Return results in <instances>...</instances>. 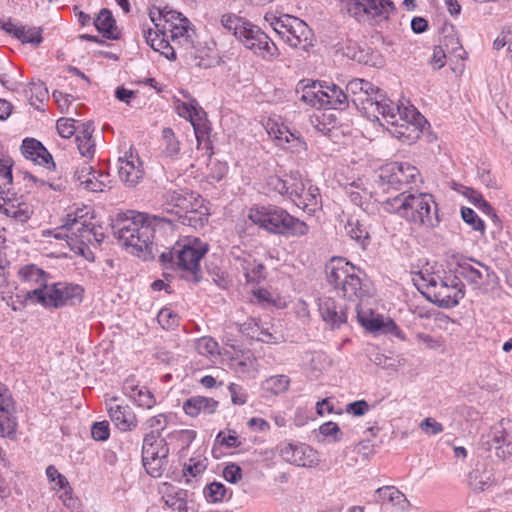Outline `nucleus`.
<instances>
[{
	"label": "nucleus",
	"mask_w": 512,
	"mask_h": 512,
	"mask_svg": "<svg viewBox=\"0 0 512 512\" xmlns=\"http://www.w3.org/2000/svg\"><path fill=\"white\" fill-rule=\"evenodd\" d=\"M249 219L269 233L284 237H302L308 234L306 222L289 214L285 209L274 206H256L250 209Z\"/></svg>",
	"instance_id": "20e7f679"
},
{
	"label": "nucleus",
	"mask_w": 512,
	"mask_h": 512,
	"mask_svg": "<svg viewBox=\"0 0 512 512\" xmlns=\"http://www.w3.org/2000/svg\"><path fill=\"white\" fill-rule=\"evenodd\" d=\"M162 137L165 141V154L169 157H175L180 152V143L176 139L175 134L171 128H164L162 131Z\"/></svg>",
	"instance_id": "3c124183"
},
{
	"label": "nucleus",
	"mask_w": 512,
	"mask_h": 512,
	"mask_svg": "<svg viewBox=\"0 0 512 512\" xmlns=\"http://www.w3.org/2000/svg\"><path fill=\"white\" fill-rule=\"evenodd\" d=\"M238 268L242 270L246 281L249 283H259L265 279V266L258 262L252 255L242 253L235 258Z\"/></svg>",
	"instance_id": "5701e85b"
},
{
	"label": "nucleus",
	"mask_w": 512,
	"mask_h": 512,
	"mask_svg": "<svg viewBox=\"0 0 512 512\" xmlns=\"http://www.w3.org/2000/svg\"><path fill=\"white\" fill-rule=\"evenodd\" d=\"M291 172L289 175H286L285 178H281L278 175H270L265 180L264 190L269 195H281L288 198L290 183L293 182Z\"/></svg>",
	"instance_id": "f704fd0d"
},
{
	"label": "nucleus",
	"mask_w": 512,
	"mask_h": 512,
	"mask_svg": "<svg viewBox=\"0 0 512 512\" xmlns=\"http://www.w3.org/2000/svg\"><path fill=\"white\" fill-rule=\"evenodd\" d=\"M265 19L271 21V26L273 27L274 31L281 37V39H284L287 32L289 31V25H292L290 21L286 20L296 19V17L290 16L288 14L282 15L280 17L267 14Z\"/></svg>",
	"instance_id": "c03bdc74"
},
{
	"label": "nucleus",
	"mask_w": 512,
	"mask_h": 512,
	"mask_svg": "<svg viewBox=\"0 0 512 512\" xmlns=\"http://www.w3.org/2000/svg\"><path fill=\"white\" fill-rule=\"evenodd\" d=\"M68 231H71L72 235H74L77 238H80V242H90L91 241V235H94L96 237V234L94 233V228L91 227L89 224H86L84 221H79L76 217L72 219L71 223L63 224L62 226Z\"/></svg>",
	"instance_id": "4c0bfd02"
},
{
	"label": "nucleus",
	"mask_w": 512,
	"mask_h": 512,
	"mask_svg": "<svg viewBox=\"0 0 512 512\" xmlns=\"http://www.w3.org/2000/svg\"><path fill=\"white\" fill-rule=\"evenodd\" d=\"M207 467V460L206 458L198 457H192L189 459L188 463L184 464L183 467V475L188 477H197L198 475L202 474ZM187 482H189V479H187Z\"/></svg>",
	"instance_id": "37998d69"
},
{
	"label": "nucleus",
	"mask_w": 512,
	"mask_h": 512,
	"mask_svg": "<svg viewBox=\"0 0 512 512\" xmlns=\"http://www.w3.org/2000/svg\"><path fill=\"white\" fill-rule=\"evenodd\" d=\"M289 21L292 25H289V31L283 40L293 48L308 51L309 48L313 46L312 30L304 21L297 17L296 19H291Z\"/></svg>",
	"instance_id": "a211bd4d"
},
{
	"label": "nucleus",
	"mask_w": 512,
	"mask_h": 512,
	"mask_svg": "<svg viewBox=\"0 0 512 512\" xmlns=\"http://www.w3.org/2000/svg\"><path fill=\"white\" fill-rule=\"evenodd\" d=\"M169 455V447L165 439L154 431L146 434L142 445V459L153 457L167 458Z\"/></svg>",
	"instance_id": "bb28decb"
},
{
	"label": "nucleus",
	"mask_w": 512,
	"mask_h": 512,
	"mask_svg": "<svg viewBox=\"0 0 512 512\" xmlns=\"http://www.w3.org/2000/svg\"><path fill=\"white\" fill-rule=\"evenodd\" d=\"M278 450L280 457L292 465L314 467L318 463L316 451L306 444L281 443Z\"/></svg>",
	"instance_id": "4468645a"
},
{
	"label": "nucleus",
	"mask_w": 512,
	"mask_h": 512,
	"mask_svg": "<svg viewBox=\"0 0 512 512\" xmlns=\"http://www.w3.org/2000/svg\"><path fill=\"white\" fill-rule=\"evenodd\" d=\"M455 273L457 277H462L474 288H479L484 283V279L489 280L490 275L494 274L490 267L472 258L460 260Z\"/></svg>",
	"instance_id": "2eb2a0df"
},
{
	"label": "nucleus",
	"mask_w": 512,
	"mask_h": 512,
	"mask_svg": "<svg viewBox=\"0 0 512 512\" xmlns=\"http://www.w3.org/2000/svg\"><path fill=\"white\" fill-rule=\"evenodd\" d=\"M209 210L202 204L200 198L195 199L183 215L177 219L181 224L190 226L194 229H201L208 222Z\"/></svg>",
	"instance_id": "b1692460"
},
{
	"label": "nucleus",
	"mask_w": 512,
	"mask_h": 512,
	"mask_svg": "<svg viewBox=\"0 0 512 512\" xmlns=\"http://www.w3.org/2000/svg\"><path fill=\"white\" fill-rule=\"evenodd\" d=\"M419 427L427 435H438L444 430L443 425L432 417L423 419Z\"/></svg>",
	"instance_id": "338daca9"
},
{
	"label": "nucleus",
	"mask_w": 512,
	"mask_h": 512,
	"mask_svg": "<svg viewBox=\"0 0 512 512\" xmlns=\"http://www.w3.org/2000/svg\"><path fill=\"white\" fill-rule=\"evenodd\" d=\"M422 286L425 287V291H421L422 294L430 302L444 308L455 307L465 294L464 285L457 276L448 281L438 275H428L427 283Z\"/></svg>",
	"instance_id": "0eeeda50"
},
{
	"label": "nucleus",
	"mask_w": 512,
	"mask_h": 512,
	"mask_svg": "<svg viewBox=\"0 0 512 512\" xmlns=\"http://www.w3.org/2000/svg\"><path fill=\"white\" fill-rule=\"evenodd\" d=\"M180 15L181 14L176 11H166V9L162 10L156 6H153L149 10V18L151 22L154 23L157 29H160L161 24L159 23V21H161L162 19H164L166 23H169L172 19L179 18Z\"/></svg>",
	"instance_id": "09e8293b"
},
{
	"label": "nucleus",
	"mask_w": 512,
	"mask_h": 512,
	"mask_svg": "<svg viewBox=\"0 0 512 512\" xmlns=\"http://www.w3.org/2000/svg\"><path fill=\"white\" fill-rule=\"evenodd\" d=\"M346 233L362 247H365L370 239L368 225L365 219L351 216L345 225Z\"/></svg>",
	"instance_id": "473e14b6"
},
{
	"label": "nucleus",
	"mask_w": 512,
	"mask_h": 512,
	"mask_svg": "<svg viewBox=\"0 0 512 512\" xmlns=\"http://www.w3.org/2000/svg\"><path fill=\"white\" fill-rule=\"evenodd\" d=\"M21 152L25 158L30 159L39 165L51 164L55 167L52 155L42 145V143L34 138H26L21 145Z\"/></svg>",
	"instance_id": "a878e982"
},
{
	"label": "nucleus",
	"mask_w": 512,
	"mask_h": 512,
	"mask_svg": "<svg viewBox=\"0 0 512 512\" xmlns=\"http://www.w3.org/2000/svg\"><path fill=\"white\" fill-rule=\"evenodd\" d=\"M23 29L22 36L20 38H16L21 41L23 44H31L33 46H38L43 38H42V29L38 27H31L26 29L25 26H21Z\"/></svg>",
	"instance_id": "4d7b16f0"
},
{
	"label": "nucleus",
	"mask_w": 512,
	"mask_h": 512,
	"mask_svg": "<svg viewBox=\"0 0 512 512\" xmlns=\"http://www.w3.org/2000/svg\"><path fill=\"white\" fill-rule=\"evenodd\" d=\"M380 4H377V8L379 9L378 15H373V24H380L381 22H386L389 18V12L395 11V5L391 0H380Z\"/></svg>",
	"instance_id": "e2e57ef3"
},
{
	"label": "nucleus",
	"mask_w": 512,
	"mask_h": 512,
	"mask_svg": "<svg viewBox=\"0 0 512 512\" xmlns=\"http://www.w3.org/2000/svg\"><path fill=\"white\" fill-rule=\"evenodd\" d=\"M346 194L348 195L350 201L359 207H362L368 198V192L365 189H361L355 183L350 184V186L346 189Z\"/></svg>",
	"instance_id": "052dcab7"
},
{
	"label": "nucleus",
	"mask_w": 512,
	"mask_h": 512,
	"mask_svg": "<svg viewBox=\"0 0 512 512\" xmlns=\"http://www.w3.org/2000/svg\"><path fill=\"white\" fill-rule=\"evenodd\" d=\"M97 30L107 39L117 40L120 32L116 26L115 19L108 9H102L94 20Z\"/></svg>",
	"instance_id": "72a5a7b5"
},
{
	"label": "nucleus",
	"mask_w": 512,
	"mask_h": 512,
	"mask_svg": "<svg viewBox=\"0 0 512 512\" xmlns=\"http://www.w3.org/2000/svg\"><path fill=\"white\" fill-rule=\"evenodd\" d=\"M22 282L35 285L45 291L48 288L49 275L35 264L25 265L18 271Z\"/></svg>",
	"instance_id": "2f4dec72"
},
{
	"label": "nucleus",
	"mask_w": 512,
	"mask_h": 512,
	"mask_svg": "<svg viewBox=\"0 0 512 512\" xmlns=\"http://www.w3.org/2000/svg\"><path fill=\"white\" fill-rule=\"evenodd\" d=\"M439 44L447 54H452L455 57L463 58V55L466 54L453 28L443 31Z\"/></svg>",
	"instance_id": "e433bc0d"
},
{
	"label": "nucleus",
	"mask_w": 512,
	"mask_h": 512,
	"mask_svg": "<svg viewBox=\"0 0 512 512\" xmlns=\"http://www.w3.org/2000/svg\"><path fill=\"white\" fill-rule=\"evenodd\" d=\"M187 24L188 20L186 18H181L179 25H173L171 23L169 24V27H167V31L170 32L169 37L171 40L178 44L184 51L188 50V48L193 44L190 36L188 35Z\"/></svg>",
	"instance_id": "c9c22d12"
},
{
	"label": "nucleus",
	"mask_w": 512,
	"mask_h": 512,
	"mask_svg": "<svg viewBox=\"0 0 512 512\" xmlns=\"http://www.w3.org/2000/svg\"><path fill=\"white\" fill-rule=\"evenodd\" d=\"M321 108L345 110L349 106L348 95L335 84L326 86V90L321 92Z\"/></svg>",
	"instance_id": "cd10ccee"
},
{
	"label": "nucleus",
	"mask_w": 512,
	"mask_h": 512,
	"mask_svg": "<svg viewBox=\"0 0 512 512\" xmlns=\"http://www.w3.org/2000/svg\"><path fill=\"white\" fill-rule=\"evenodd\" d=\"M221 23L225 29L232 31L237 39L239 37V32L242 31V27H246L248 24L247 21H244L235 14H224L221 17Z\"/></svg>",
	"instance_id": "603ef678"
},
{
	"label": "nucleus",
	"mask_w": 512,
	"mask_h": 512,
	"mask_svg": "<svg viewBox=\"0 0 512 512\" xmlns=\"http://www.w3.org/2000/svg\"><path fill=\"white\" fill-rule=\"evenodd\" d=\"M112 229L114 236L131 254L144 261L155 258L158 248L152 241L155 230L148 215L133 210L118 214Z\"/></svg>",
	"instance_id": "f257e3e1"
},
{
	"label": "nucleus",
	"mask_w": 512,
	"mask_h": 512,
	"mask_svg": "<svg viewBox=\"0 0 512 512\" xmlns=\"http://www.w3.org/2000/svg\"><path fill=\"white\" fill-rule=\"evenodd\" d=\"M395 122H390V116H382L388 125H390L391 133L399 140L405 143H412L420 137L421 130L419 128L423 117L415 109L404 108L401 110L397 105V110L393 111Z\"/></svg>",
	"instance_id": "1a4fd4ad"
},
{
	"label": "nucleus",
	"mask_w": 512,
	"mask_h": 512,
	"mask_svg": "<svg viewBox=\"0 0 512 512\" xmlns=\"http://www.w3.org/2000/svg\"><path fill=\"white\" fill-rule=\"evenodd\" d=\"M238 40L241 41L246 48L252 50L255 55L266 61H273L279 56L277 46L270 40L267 34L250 22H248L246 27H242V31L239 32Z\"/></svg>",
	"instance_id": "9d476101"
},
{
	"label": "nucleus",
	"mask_w": 512,
	"mask_h": 512,
	"mask_svg": "<svg viewBox=\"0 0 512 512\" xmlns=\"http://www.w3.org/2000/svg\"><path fill=\"white\" fill-rule=\"evenodd\" d=\"M14 403L8 390L0 382V436L8 437L16 431V420L13 417Z\"/></svg>",
	"instance_id": "6ab92c4d"
},
{
	"label": "nucleus",
	"mask_w": 512,
	"mask_h": 512,
	"mask_svg": "<svg viewBox=\"0 0 512 512\" xmlns=\"http://www.w3.org/2000/svg\"><path fill=\"white\" fill-rule=\"evenodd\" d=\"M183 57L189 62L199 68H209L212 65V59L208 56L206 50L196 49L192 44L188 50L183 52Z\"/></svg>",
	"instance_id": "ea45409f"
},
{
	"label": "nucleus",
	"mask_w": 512,
	"mask_h": 512,
	"mask_svg": "<svg viewBox=\"0 0 512 512\" xmlns=\"http://www.w3.org/2000/svg\"><path fill=\"white\" fill-rule=\"evenodd\" d=\"M379 180L383 186L403 191L406 186L416 184L420 180V173L409 163L394 162L380 169Z\"/></svg>",
	"instance_id": "f8f14e48"
},
{
	"label": "nucleus",
	"mask_w": 512,
	"mask_h": 512,
	"mask_svg": "<svg viewBox=\"0 0 512 512\" xmlns=\"http://www.w3.org/2000/svg\"><path fill=\"white\" fill-rule=\"evenodd\" d=\"M255 339L268 344H277L283 340V336L273 329L259 325V330Z\"/></svg>",
	"instance_id": "bf43d9fd"
},
{
	"label": "nucleus",
	"mask_w": 512,
	"mask_h": 512,
	"mask_svg": "<svg viewBox=\"0 0 512 512\" xmlns=\"http://www.w3.org/2000/svg\"><path fill=\"white\" fill-rule=\"evenodd\" d=\"M208 249V244L201 239L186 238L161 252L159 260L164 268H172L182 279L197 284L202 279L200 261Z\"/></svg>",
	"instance_id": "f03ea898"
},
{
	"label": "nucleus",
	"mask_w": 512,
	"mask_h": 512,
	"mask_svg": "<svg viewBox=\"0 0 512 512\" xmlns=\"http://www.w3.org/2000/svg\"><path fill=\"white\" fill-rule=\"evenodd\" d=\"M380 3V0H342L341 10L347 12L358 21L367 18L373 24V15L380 13V8H377V4Z\"/></svg>",
	"instance_id": "aec40b11"
},
{
	"label": "nucleus",
	"mask_w": 512,
	"mask_h": 512,
	"mask_svg": "<svg viewBox=\"0 0 512 512\" xmlns=\"http://www.w3.org/2000/svg\"><path fill=\"white\" fill-rule=\"evenodd\" d=\"M288 199L308 213L315 212L321 202L319 188L310 180L302 179L298 172L292 174Z\"/></svg>",
	"instance_id": "9b49d317"
},
{
	"label": "nucleus",
	"mask_w": 512,
	"mask_h": 512,
	"mask_svg": "<svg viewBox=\"0 0 512 512\" xmlns=\"http://www.w3.org/2000/svg\"><path fill=\"white\" fill-rule=\"evenodd\" d=\"M92 438L96 441H105L110 436L109 423L107 421H100L93 423L91 427Z\"/></svg>",
	"instance_id": "0e129e2a"
},
{
	"label": "nucleus",
	"mask_w": 512,
	"mask_h": 512,
	"mask_svg": "<svg viewBox=\"0 0 512 512\" xmlns=\"http://www.w3.org/2000/svg\"><path fill=\"white\" fill-rule=\"evenodd\" d=\"M461 217L465 223L472 227L473 230L484 233L485 224L473 209L468 207H462Z\"/></svg>",
	"instance_id": "5fc2aeb1"
},
{
	"label": "nucleus",
	"mask_w": 512,
	"mask_h": 512,
	"mask_svg": "<svg viewBox=\"0 0 512 512\" xmlns=\"http://www.w3.org/2000/svg\"><path fill=\"white\" fill-rule=\"evenodd\" d=\"M94 124L91 121L81 123V130L76 135V144L81 156L92 159L95 154V141L92 134Z\"/></svg>",
	"instance_id": "7c9ffc66"
},
{
	"label": "nucleus",
	"mask_w": 512,
	"mask_h": 512,
	"mask_svg": "<svg viewBox=\"0 0 512 512\" xmlns=\"http://www.w3.org/2000/svg\"><path fill=\"white\" fill-rule=\"evenodd\" d=\"M81 188L90 192H102L106 188V183L97 180V170L92 166V173L84 180V184Z\"/></svg>",
	"instance_id": "69168bd1"
},
{
	"label": "nucleus",
	"mask_w": 512,
	"mask_h": 512,
	"mask_svg": "<svg viewBox=\"0 0 512 512\" xmlns=\"http://www.w3.org/2000/svg\"><path fill=\"white\" fill-rule=\"evenodd\" d=\"M84 289L78 284L68 282H57L48 285L43 291L40 288H33L27 291V299L36 298L38 303L45 307L62 308L64 306H76L83 300Z\"/></svg>",
	"instance_id": "423d86ee"
},
{
	"label": "nucleus",
	"mask_w": 512,
	"mask_h": 512,
	"mask_svg": "<svg viewBox=\"0 0 512 512\" xmlns=\"http://www.w3.org/2000/svg\"><path fill=\"white\" fill-rule=\"evenodd\" d=\"M290 379L286 375H275L267 378L262 383V388L274 395L281 394L288 390Z\"/></svg>",
	"instance_id": "79ce46f5"
},
{
	"label": "nucleus",
	"mask_w": 512,
	"mask_h": 512,
	"mask_svg": "<svg viewBox=\"0 0 512 512\" xmlns=\"http://www.w3.org/2000/svg\"><path fill=\"white\" fill-rule=\"evenodd\" d=\"M196 437V432L193 430H179L174 431L168 435V438L172 441H177L181 448L188 447Z\"/></svg>",
	"instance_id": "680f3d73"
},
{
	"label": "nucleus",
	"mask_w": 512,
	"mask_h": 512,
	"mask_svg": "<svg viewBox=\"0 0 512 512\" xmlns=\"http://www.w3.org/2000/svg\"><path fill=\"white\" fill-rule=\"evenodd\" d=\"M268 134L274 138L278 143V145H283L284 143H289L291 139H295V135L288 130L286 126H278L277 124H273L267 128Z\"/></svg>",
	"instance_id": "864d4df0"
},
{
	"label": "nucleus",
	"mask_w": 512,
	"mask_h": 512,
	"mask_svg": "<svg viewBox=\"0 0 512 512\" xmlns=\"http://www.w3.org/2000/svg\"><path fill=\"white\" fill-rule=\"evenodd\" d=\"M217 408L218 401L204 396H192L183 403L184 412L191 417H197L200 413L213 414Z\"/></svg>",
	"instance_id": "c85d7f7f"
},
{
	"label": "nucleus",
	"mask_w": 512,
	"mask_h": 512,
	"mask_svg": "<svg viewBox=\"0 0 512 512\" xmlns=\"http://www.w3.org/2000/svg\"><path fill=\"white\" fill-rule=\"evenodd\" d=\"M116 400L117 397L111 398L108 407V413L111 421L121 431L133 430L137 426V418L134 411L128 405H112V402H115Z\"/></svg>",
	"instance_id": "4be33fe9"
},
{
	"label": "nucleus",
	"mask_w": 512,
	"mask_h": 512,
	"mask_svg": "<svg viewBox=\"0 0 512 512\" xmlns=\"http://www.w3.org/2000/svg\"><path fill=\"white\" fill-rule=\"evenodd\" d=\"M142 462L146 472L150 476L158 478L162 476L165 470V467L167 465V458L153 457L149 459H142Z\"/></svg>",
	"instance_id": "de8ad7c7"
},
{
	"label": "nucleus",
	"mask_w": 512,
	"mask_h": 512,
	"mask_svg": "<svg viewBox=\"0 0 512 512\" xmlns=\"http://www.w3.org/2000/svg\"><path fill=\"white\" fill-rule=\"evenodd\" d=\"M167 27L163 26L158 31L153 30L151 27L143 26V35L146 43L155 51L161 52L167 59L175 60V48L170 45L169 41L165 38L167 36Z\"/></svg>",
	"instance_id": "412c9836"
},
{
	"label": "nucleus",
	"mask_w": 512,
	"mask_h": 512,
	"mask_svg": "<svg viewBox=\"0 0 512 512\" xmlns=\"http://www.w3.org/2000/svg\"><path fill=\"white\" fill-rule=\"evenodd\" d=\"M120 166L118 168L119 178L129 187L136 186L143 178V163L132 150L125 153V156L119 158Z\"/></svg>",
	"instance_id": "dca6fc26"
},
{
	"label": "nucleus",
	"mask_w": 512,
	"mask_h": 512,
	"mask_svg": "<svg viewBox=\"0 0 512 512\" xmlns=\"http://www.w3.org/2000/svg\"><path fill=\"white\" fill-rule=\"evenodd\" d=\"M197 198H200V196H195L194 193L187 190H168L164 194L163 207L167 213L174 215L177 220Z\"/></svg>",
	"instance_id": "f3484780"
},
{
	"label": "nucleus",
	"mask_w": 512,
	"mask_h": 512,
	"mask_svg": "<svg viewBox=\"0 0 512 512\" xmlns=\"http://www.w3.org/2000/svg\"><path fill=\"white\" fill-rule=\"evenodd\" d=\"M138 406L150 409L152 408L156 400L151 391H149L145 386H141V389L138 390L137 393L131 398Z\"/></svg>",
	"instance_id": "13d9d810"
},
{
	"label": "nucleus",
	"mask_w": 512,
	"mask_h": 512,
	"mask_svg": "<svg viewBox=\"0 0 512 512\" xmlns=\"http://www.w3.org/2000/svg\"><path fill=\"white\" fill-rule=\"evenodd\" d=\"M376 493L382 501H387L394 505L406 501L405 495L394 486L380 487L376 490Z\"/></svg>",
	"instance_id": "a18cd8bd"
},
{
	"label": "nucleus",
	"mask_w": 512,
	"mask_h": 512,
	"mask_svg": "<svg viewBox=\"0 0 512 512\" xmlns=\"http://www.w3.org/2000/svg\"><path fill=\"white\" fill-rule=\"evenodd\" d=\"M319 312L322 319L332 328L339 327L347 321L346 308L338 305L332 298H326L319 303Z\"/></svg>",
	"instance_id": "393cba45"
},
{
	"label": "nucleus",
	"mask_w": 512,
	"mask_h": 512,
	"mask_svg": "<svg viewBox=\"0 0 512 512\" xmlns=\"http://www.w3.org/2000/svg\"><path fill=\"white\" fill-rule=\"evenodd\" d=\"M0 213L16 223H26L33 214V208L23 195L12 192L6 184L0 185Z\"/></svg>",
	"instance_id": "ddd939ff"
},
{
	"label": "nucleus",
	"mask_w": 512,
	"mask_h": 512,
	"mask_svg": "<svg viewBox=\"0 0 512 512\" xmlns=\"http://www.w3.org/2000/svg\"><path fill=\"white\" fill-rule=\"evenodd\" d=\"M382 205L385 211L396 213L407 221L426 228H434L440 222L437 205L433 196L428 193L403 190L384 200Z\"/></svg>",
	"instance_id": "7ed1b4c3"
},
{
	"label": "nucleus",
	"mask_w": 512,
	"mask_h": 512,
	"mask_svg": "<svg viewBox=\"0 0 512 512\" xmlns=\"http://www.w3.org/2000/svg\"><path fill=\"white\" fill-rule=\"evenodd\" d=\"M196 351L203 356L213 357L219 354L218 343L211 337H202L196 341Z\"/></svg>",
	"instance_id": "49530a36"
},
{
	"label": "nucleus",
	"mask_w": 512,
	"mask_h": 512,
	"mask_svg": "<svg viewBox=\"0 0 512 512\" xmlns=\"http://www.w3.org/2000/svg\"><path fill=\"white\" fill-rule=\"evenodd\" d=\"M359 273L358 268L342 257H333L326 265L328 282L350 301L361 299L366 292Z\"/></svg>",
	"instance_id": "39448f33"
},
{
	"label": "nucleus",
	"mask_w": 512,
	"mask_h": 512,
	"mask_svg": "<svg viewBox=\"0 0 512 512\" xmlns=\"http://www.w3.org/2000/svg\"><path fill=\"white\" fill-rule=\"evenodd\" d=\"M357 317L360 324L371 332L384 330L394 334L401 340H405L404 333L392 320H390L387 324H384L382 319H379L378 317H374L372 315H368L359 310L357 311Z\"/></svg>",
	"instance_id": "c756f323"
},
{
	"label": "nucleus",
	"mask_w": 512,
	"mask_h": 512,
	"mask_svg": "<svg viewBox=\"0 0 512 512\" xmlns=\"http://www.w3.org/2000/svg\"><path fill=\"white\" fill-rule=\"evenodd\" d=\"M352 103L370 119H379V115L390 116L389 121L395 122L393 111L397 110V105L371 82L369 88L365 87L358 95L353 96Z\"/></svg>",
	"instance_id": "6e6552de"
},
{
	"label": "nucleus",
	"mask_w": 512,
	"mask_h": 512,
	"mask_svg": "<svg viewBox=\"0 0 512 512\" xmlns=\"http://www.w3.org/2000/svg\"><path fill=\"white\" fill-rule=\"evenodd\" d=\"M226 492V487L220 482H212L203 490L205 498L211 503L221 502L224 499Z\"/></svg>",
	"instance_id": "8fccbe9b"
},
{
	"label": "nucleus",
	"mask_w": 512,
	"mask_h": 512,
	"mask_svg": "<svg viewBox=\"0 0 512 512\" xmlns=\"http://www.w3.org/2000/svg\"><path fill=\"white\" fill-rule=\"evenodd\" d=\"M76 123L77 122L71 118H60L57 120L56 128L61 137L70 138L76 131L79 132V130H81V125L77 127Z\"/></svg>",
	"instance_id": "6e6d98bb"
},
{
	"label": "nucleus",
	"mask_w": 512,
	"mask_h": 512,
	"mask_svg": "<svg viewBox=\"0 0 512 512\" xmlns=\"http://www.w3.org/2000/svg\"><path fill=\"white\" fill-rule=\"evenodd\" d=\"M302 87V95L300 99L309 104L312 107L321 108L320 106V99H321V92H323L322 88L323 86H319V89L316 91V82H311L310 84H304V81H301L298 84L297 92L299 91V87Z\"/></svg>",
	"instance_id": "a19ab883"
},
{
	"label": "nucleus",
	"mask_w": 512,
	"mask_h": 512,
	"mask_svg": "<svg viewBox=\"0 0 512 512\" xmlns=\"http://www.w3.org/2000/svg\"><path fill=\"white\" fill-rule=\"evenodd\" d=\"M319 431L323 436L332 437L333 441H340L342 439L343 433L341 432L339 426L334 422H326L323 423L319 427Z\"/></svg>",
	"instance_id": "774afa93"
},
{
	"label": "nucleus",
	"mask_w": 512,
	"mask_h": 512,
	"mask_svg": "<svg viewBox=\"0 0 512 512\" xmlns=\"http://www.w3.org/2000/svg\"><path fill=\"white\" fill-rule=\"evenodd\" d=\"M25 95L29 99V102L35 108H39L37 103H43L48 100V89L45 83L38 80L33 81L29 84V87L25 89Z\"/></svg>",
	"instance_id": "58836bf2"
}]
</instances>
